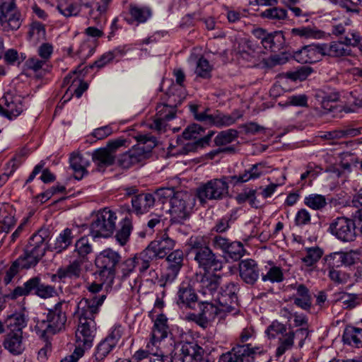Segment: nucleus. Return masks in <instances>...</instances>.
Here are the masks:
<instances>
[{
	"instance_id": "obj_20",
	"label": "nucleus",
	"mask_w": 362,
	"mask_h": 362,
	"mask_svg": "<svg viewBox=\"0 0 362 362\" xmlns=\"http://www.w3.org/2000/svg\"><path fill=\"white\" fill-rule=\"evenodd\" d=\"M194 260L200 268L204 271L212 269L213 271H220L222 269V262L218 259L216 254L209 247L204 248L202 252H198L194 255Z\"/></svg>"
},
{
	"instance_id": "obj_1",
	"label": "nucleus",
	"mask_w": 362,
	"mask_h": 362,
	"mask_svg": "<svg viewBox=\"0 0 362 362\" xmlns=\"http://www.w3.org/2000/svg\"><path fill=\"white\" fill-rule=\"evenodd\" d=\"M105 298L106 295L102 293L93 296L90 298H83L78 303V325L76 331V344L83 345L86 349L92 346L96 332L94 318Z\"/></svg>"
},
{
	"instance_id": "obj_53",
	"label": "nucleus",
	"mask_w": 362,
	"mask_h": 362,
	"mask_svg": "<svg viewBox=\"0 0 362 362\" xmlns=\"http://www.w3.org/2000/svg\"><path fill=\"white\" fill-rule=\"evenodd\" d=\"M288 330L286 326L277 320L273 321L267 328L265 333L269 339L279 338Z\"/></svg>"
},
{
	"instance_id": "obj_25",
	"label": "nucleus",
	"mask_w": 362,
	"mask_h": 362,
	"mask_svg": "<svg viewBox=\"0 0 362 362\" xmlns=\"http://www.w3.org/2000/svg\"><path fill=\"white\" fill-rule=\"evenodd\" d=\"M361 134V128L354 127L351 124L344 125L332 131L323 132L320 137L324 140H337L355 137Z\"/></svg>"
},
{
	"instance_id": "obj_51",
	"label": "nucleus",
	"mask_w": 362,
	"mask_h": 362,
	"mask_svg": "<svg viewBox=\"0 0 362 362\" xmlns=\"http://www.w3.org/2000/svg\"><path fill=\"white\" fill-rule=\"evenodd\" d=\"M260 16L270 20L280 21L286 18L287 11L284 8L273 7L262 12Z\"/></svg>"
},
{
	"instance_id": "obj_2",
	"label": "nucleus",
	"mask_w": 362,
	"mask_h": 362,
	"mask_svg": "<svg viewBox=\"0 0 362 362\" xmlns=\"http://www.w3.org/2000/svg\"><path fill=\"white\" fill-rule=\"evenodd\" d=\"M66 308L67 305H64V301H60L52 308L49 309L45 315L37 319L35 332L40 338L47 340L54 334L64 329Z\"/></svg>"
},
{
	"instance_id": "obj_57",
	"label": "nucleus",
	"mask_w": 362,
	"mask_h": 362,
	"mask_svg": "<svg viewBox=\"0 0 362 362\" xmlns=\"http://www.w3.org/2000/svg\"><path fill=\"white\" fill-rule=\"evenodd\" d=\"M188 244L191 252L193 253L194 255H195L197 252L204 250V248L206 249L209 247L206 240L203 236L191 237Z\"/></svg>"
},
{
	"instance_id": "obj_13",
	"label": "nucleus",
	"mask_w": 362,
	"mask_h": 362,
	"mask_svg": "<svg viewBox=\"0 0 362 362\" xmlns=\"http://www.w3.org/2000/svg\"><path fill=\"white\" fill-rule=\"evenodd\" d=\"M136 139L138 144L129 150L134 165L149 158L152 149L156 146V139L153 136L140 134Z\"/></svg>"
},
{
	"instance_id": "obj_28",
	"label": "nucleus",
	"mask_w": 362,
	"mask_h": 362,
	"mask_svg": "<svg viewBox=\"0 0 362 362\" xmlns=\"http://www.w3.org/2000/svg\"><path fill=\"white\" fill-rule=\"evenodd\" d=\"M47 236L46 230H39L30 237L26 247L43 257L46 251L45 239Z\"/></svg>"
},
{
	"instance_id": "obj_21",
	"label": "nucleus",
	"mask_w": 362,
	"mask_h": 362,
	"mask_svg": "<svg viewBox=\"0 0 362 362\" xmlns=\"http://www.w3.org/2000/svg\"><path fill=\"white\" fill-rule=\"evenodd\" d=\"M199 306L200 312L193 315V320L204 328L206 327L209 322L213 321L222 312L218 306L207 301L202 303Z\"/></svg>"
},
{
	"instance_id": "obj_11",
	"label": "nucleus",
	"mask_w": 362,
	"mask_h": 362,
	"mask_svg": "<svg viewBox=\"0 0 362 362\" xmlns=\"http://www.w3.org/2000/svg\"><path fill=\"white\" fill-rule=\"evenodd\" d=\"M328 230L342 242H352L357 235L354 221L344 216L337 217L329 224Z\"/></svg>"
},
{
	"instance_id": "obj_22",
	"label": "nucleus",
	"mask_w": 362,
	"mask_h": 362,
	"mask_svg": "<svg viewBox=\"0 0 362 362\" xmlns=\"http://www.w3.org/2000/svg\"><path fill=\"white\" fill-rule=\"evenodd\" d=\"M241 279L247 284L253 285L259 277V269L256 262L251 259L242 260L239 264Z\"/></svg>"
},
{
	"instance_id": "obj_54",
	"label": "nucleus",
	"mask_w": 362,
	"mask_h": 362,
	"mask_svg": "<svg viewBox=\"0 0 362 362\" xmlns=\"http://www.w3.org/2000/svg\"><path fill=\"white\" fill-rule=\"evenodd\" d=\"M305 204L314 210H320L327 205V201L324 196L313 194L305 198Z\"/></svg>"
},
{
	"instance_id": "obj_31",
	"label": "nucleus",
	"mask_w": 362,
	"mask_h": 362,
	"mask_svg": "<svg viewBox=\"0 0 362 362\" xmlns=\"http://www.w3.org/2000/svg\"><path fill=\"white\" fill-rule=\"evenodd\" d=\"M92 159L99 169L105 168L112 165L115 162V155L107 148H100L93 151Z\"/></svg>"
},
{
	"instance_id": "obj_33",
	"label": "nucleus",
	"mask_w": 362,
	"mask_h": 362,
	"mask_svg": "<svg viewBox=\"0 0 362 362\" xmlns=\"http://www.w3.org/2000/svg\"><path fill=\"white\" fill-rule=\"evenodd\" d=\"M139 271L141 273L145 272L151 266V263L158 259L154 252L148 245L146 249L134 256Z\"/></svg>"
},
{
	"instance_id": "obj_43",
	"label": "nucleus",
	"mask_w": 362,
	"mask_h": 362,
	"mask_svg": "<svg viewBox=\"0 0 362 362\" xmlns=\"http://www.w3.org/2000/svg\"><path fill=\"white\" fill-rule=\"evenodd\" d=\"M132 229V220L126 216L120 222V228L115 235L117 241L121 245H124L129 238Z\"/></svg>"
},
{
	"instance_id": "obj_58",
	"label": "nucleus",
	"mask_w": 362,
	"mask_h": 362,
	"mask_svg": "<svg viewBox=\"0 0 362 362\" xmlns=\"http://www.w3.org/2000/svg\"><path fill=\"white\" fill-rule=\"evenodd\" d=\"M342 40L346 46L362 47V37L357 31L351 30L346 31Z\"/></svg>"
},
{
	"instance_id": "obj_8",
	"label": "nucleus",
	"mask_w": 362,
	"mask_h": 362,
	"mask_svg": "<svg viewBox=\"0 0 362 362\" xmlns=\"http://www.w3.org/2000/svg\"><path fill=\"white\" fill-rule=\"evenodd\" d=\"M204 132V129L199 124H193L188 126L183 132L182 136L186 140L195 139V141H188L185 144L180 153L187 154L189 152L196 151L198 148L208 146L214 132L210 131L206 136L198 139V136L201 135Z\"/></svg>"
},
{
	"instance_id": "obj_16",
	"label": "nucleus",
	"mask_w": 362,
	"mask_h": 362,
	"mask_svg": "<svg viewBox=\"0 0 362 362\" xmlns=\"http://www.w3.org/2000/svg\"><path fill=\"white\" fill-rule=\"evenodd\" d=\"M166 261V271L162 276V279L165 280V283L162 284L163 286L167 283H172L177 278L183 266L184 253L180 250H175L167 256Z\"/></svg>"
},
{
	"instance_id": "obj_55",
	"label": "nucleus",
	"mask_w": 362,
	"mask_h": 362,
	"mask_svg": "<svg viewBox=\"0 0 362 362\" xmlns=\"http://www.w3.org/2000/svg\"><path fill=\"white\" fill-rule=\"evenodd\" d=\"M291 33L305 38H318L322 35L321 31L309 26L293 28Z\"/></svg>"
},
{
	"instance_id": "obj_63",
	"label": "nucleus",
	"mask_w": 362,
	"mask_h": 362,
	"mask_svg": "<svg viewBox=\"0 0 362 362\" xmlns=\"http://www.w3.org/2000/svg\"><path fill=\"white\" fill-rule=\"evenodd\" d=\"M57 293L56 288L48 284L40 282L36 295L41 298H48L56 296Z\"/></svg>"
},
{
	"instance_id": "obj_26",
	"label": "nucleus",
	"mask_w": 362,
	"mask_h": 362,
	"mask_svg": "<svg viewBox=\"0 0 362 362\" xmlns=\"http://www.w3.org/2000/svg\"><path fill=\"white\" fill-rule=\"evenodd\" d=\"M323 259L329 270L336 269V268L342 265L354 264V259L351 252H335L326 255Z\"/></svg>"
},
{
	"instance_id": "obj_27",
	"label": "nucleus",
	"mask_w": 362,
	"mask_h": 362,
	"mask_svg": "<svg viewBox=\"0 0 362 362\" xmlns=\"http://www.w3.org/2000/svg\"><path fill=\"white\" fill-rule=\"evenodd\" d=\"M23 339L21 333L8 332L3 342L4 347L13 355H20L25 349Z\"/></svg>"
},
{
	"instance_id": "obj_15",
	"label": "nucleus",
	"mask_w": 362,
	"mask_h": 362,
	"mask_svg": "<svg viewBox=\"0 0 362 362\" xmlns=\"http://www.w3.org/2000/svg\"><path fill=\"white\" fill-rule=\"evenodd\" d=\"M238 288L234 283L228 284L225 288L217 293L216 301L222 312L230 313L236 310L238 305L237 291Z\"/></svg>"
},
{
	"instance_id": "obj_9",
	"label": "nucleus",
	"mask_w": 362,
	"mask_h": 362,
	"mask_svg": "<svg viewBox=\"0 0 362 362\" xmlns=\"http://www.w3.org/2000/svg\"><path fill=\"white\" fill-rule=\"evenodd\" d=\"M121 260L120 255L107 248L103 250L95 258V265L98 269L99 275L105 281L112 282L115 276V267Z\"/></svg>"
},
{
	"instance_id": "obj_19",
	"label": "nucleus",
	"mask_w": 362,
	"mask_h": 362,
	"mask_svg": "<svg viewBox=\"0 0 362 362\" xmlns=\"http://www.w3.org/2000/svg\"><path fill=\"white\" fill-rule=\"evenodd\" d=\"M308 331L305 328H299L296 331L288 329L279 338V346L276 349L278 356L283 355L286 351L291 349L294 344L296 336L300 337L299 345L303 346L304 339L308 337Z\"/></svg>"
},
{
	"instance_id": "obj_47",
	"label": "nucleus",
	"mask_w": 362,
	"mask_h": 362,
	"mask_svg": "<svg viewBox=\"0 0 362 362\" xmlns=\"http://www.w3.org/2000/svg\"><path fill=\"white\" fill-rule=\"evenodd\" d=\"M57 9L65 17L76 16L80 12V6L77 3L72 1H60Z\"/></svg>"
},
{
	"instance_id": "obj_56",
	"label": "nucleus",
	"mask_w": 362,
	"mask_h": 362,
	"mask_svg": "<svg viewBox=\"0 0 362 362\" xmlns=\"http://www.w3.org/2000/svg\"><path fill=\"white\" fill-rule=\"evenodd\" d=\"M211 71L212 66L210 65L209 61L206 59L204 57L199 59L195 69V73L197 76L204 78H209L211 76Z\"/></svg>"
},
{
	"instance_id": "obj_59",
	"label": "nucleus",
	"mask_w": 362,
	"mask_h": 362,
	"mask_svg": "<svg viewBox=\"0 0 362 362\" xmlns=\"http://www.w3.org/2000/svg\"><path fill=\"white\" fill-rule=\"evenodd\" d=\"M177 191H175L174 187H161L155 192V195L153 196L163 204L168 199L170 203L172 198L174 197Z\"/></svg>"
},
{
	"instance_id": "obj_3",
	"label": "nucleus",
	"mask_w": 362,
	"mask_h": 362,
	"mask_svg": "<svg viewBox=\"0 0 362 362\" xmlns=\"http://www.w3.org/2000/svg\"><path fill=\"white\" fill-rule=\"evenodd\" d=\"M194 205L195 197L192 194L186 191H177L170 202V221L174 223H182L189 218Z\"/></svg>"
},
{
	"instance_id": "obj_36",
	"label": "nucleus",
	"mask_w": 362,
	"mask_h": 362,
	"mask_svg": "<svg viewBox=\"0 0 362 362\" xmlns=\"http://www.w3.org/2000/svg\"><path fill=\"white\" fill-rule=\"evenodd\" d=\"M2 100L4 102V105L6 107L7 117L12 119L18 116L23 110V107L21 99L18 98H13L8 93H6Z\"/></svg>"
},
{
	"instance_id": "obj_29",
	"label": "nucleus",
	"mask_w": 362,
	"mask_h": 362,
	"mask_svg": "<svg viewBox=\"0 0 362 362\" xmlns=\"http://www.w3.org/2000/svg\"><path fill=\"white\" fill-rule=\"evenodd\" d=\"M156 197L151 194H140L132 197V206L137 214H144L153 206Z\"/></svg>"
},
{
	"instance_id": "obj_48",
	"label": "nucleus",
	"mask_w": 362,
	"mask_h": 362,
	"mask_svg": "<svg viewBox=\"0 0 362 362\" xmlns=\"http://www.w3.org/2000/svg\"><path fill=\"white\" fill-rule=\"evenodd\" d=\"M115 346L104 339L96 347L93 357V362H104L105 358L110 353Z\"/></svg>"
},
{
	"instance_id": "obj_7",
	"label": "nucleus",
	"mask_w": 362,
	"mask_h": 362,
	"mask_svg": "<svg viewBox=\"0 0 362 362\" xmlns=\"http://www.w3.org/2000/svg\"><path fill=\"white\" fill-rule=\"evenodd\" d=\"M204 349L196 341H184L175 346L171 362H201Z\"/></svg>"
},
{
	"instance_id": "obj_52",
	"label": "nucleus",
	"mask_w": 362,
	"mask_h": 362,
	"mask_svg": "<svg viewBox=\"0 0 362 362\" xmlns=\"http://www.w3.org/2000/svg\"><path fill=\"white\" fill-rule=\"evenodd\" d=\"M344 309H352L359 304L356 294L342 293L337 300Z\"/></svg>"
},
{
	"instance_id": "obj_45",
	"label": "nucleus",
	"mask_w": 362,
	"mask_h": 362,
	"mask_svg": "<svg viewBox=\"0 0 362 362\" xmlns=\"http://www.w3.org/2000/svg\"><path fill=\"white\" fill-rule=\"evenodd\" d=\"M238 136L237 130L229 129L219 132L214 139V143L217 146H225L235 141Z\"/></svg>"
},
{
	"instance_id": "obj_44",
	"label": "nucleus",
	"mask_w": 362,
	"mask_h": 362,
	"mask_svg": "<svg viewBox=\"0 0 362 362\" xmlns=\"http://www.w3.org/2000/svg\"><path fill=\"white\" fill-rule=\"evenodd\" d=\"M243 245L240 242L231 241L228 249L223 253L226 258H230L233 261H238L245 255Z\"/></svg>"
},
{
	"instance_id": "obj_4",
	"label": "nucleus",
	"mask_w": 362,
	"mask_h": 362,
	"mask_svg": "<svg viewBox=\"0 0 362 362\" xmlns=\"http://www.w3.org/2000/svg\"><path fill=\"white\" fill-rule=\"evenodd\" d=\"M181 103V100L177 101L175 95H169L167 103H161L156 107V114L149 127L158 133L165 132L168 128V122L175 117L177 105Z\"/></svg>"
},
{
	"instance_id": "obj_64",
	"label": "nucleus",
	"mask_w": 362,
	"mask_h": 362,
	"mask_svg": "<svg viewBox=\"0 0 362 362\" xmlns=\"http://www.w3.org/2000/svg\"><path fill=\"white\" fill-rule=\"evenodd\" d=\"M283 272L279 267H273L266 275H262L264 281H270L271 282H281L283 281Z\"/></svg>"
},
{
	"instance_id": "obj_38",
	"label": "nucleus",
	"mask_w": 362,
	"mask_h": 362,
	"mask_svg": "<svg viewBox=\"0 0 362 362\" xmlns=\"http://www.w3.org/2000/svg\"><path fill=\"white\" fill-rule=\"evenodd\" d=\"M70 166L74 172V177L76 180H81L88 173L86 162L81 155L72 153L69 159Z\"/></svg>"
},
{
	"instance_id": "obj_12",
	"label": "nucleus",
	"mask_w": 362,
	"mask_h": 362,
	"mask_svg": "<svg viewBox=\"0 0 362 362\" xmlns=\"http://www.w3.org/2000/svg\"><path fill=\"white\" fill-rule=\"evenodd\" d=\"M259 347H252L250 344L237 345L231 351L221 355L218 362H254L255 355Z\"/></svg>"
},
{
	"instance_id": "obj_62",
	"label": "nucleus",
	"mask_w": 362,
	"mask_h": 362,
	"mask_svg": "<svg viewBox=\"0 0 362 362\" xmlns=\"http://www.w3.org/2000/svg\"><path fill=\"white\" fill-rule=\"evenodd\" d=\"M281 40H284V35L282 33H268L267 36L263 40L262 44L265 49L274 51V49L275 48L276 41L280 42Z\"/></svg>"
},
{
	"instance_id": "obj_42",
	"label": "nucleus",
	"mask_w": 362,
	"mask_h": 362,
	"mask_svg": "<svg viewBox=\"0 0 362 362\" xmlns=\"http://www.w3.org/2000/svg\"><path fill=\"white\" fill-rule=\"evenodd\" d=\"M129 13L134 21L139 23H143L151 16L152 11L148 6H139L135 4H130Z\"/></svg>"
},
{
	"instance_id": "obj_5",
	"label": "nucleus",
	"mask_w": 362,
	"mask_h": 362,
	"mask_svg": "<svg viewBox=\"0 0 362 362\" xmlns=\"http://www.w3.org/2000/svg\"><path fill=\"white\" fill-rule=\"evenodd\" d=\"M117 216L114 211L107 208L100 211L90 225V233L93 238H109L115 230Z\"/></svg>"
},
{
	"instance_id": "obj_10",
	"label": "nucleus",
	"mask_w": 362,
	"mask_h": 362,
	"mask_svg": "<svg viewBox=\"0 0 362 362\" xmlns=\"http://www.w3.org/2000/svg\"><path fill=\"white\" fill-rule=\"evenodd\" d=\"M21 25V13L15 0H0V26L2 30H16Z\"/></svg>"
},
{
	"instance_id": "obj_17",
	"label": "nucleus",
	"mask_w": 362,
	"mask_h": 362,
	"mask_svg": "<svg viewBox=\"0 0 362 362\" xmlns=\"http://www.w3.org/2000/svg\"><path fill=\"white\" fill-rule=\"evenodd\" d=\"M264 164L262 163L252 165L249 169L239 175H230L221 177L222 181H225L227 186L232 185L233 187L245 183L250 180L259 178L264 173Z\"/></svg>"
},
{
	"instance_id": "obj_30",
	"label": "nucleus",
	"mask_w": 362,
	"mask_h": 362,
	"mask_svg": "<svg viewBox=\"0 0 362 362\" xmlns=\"http://www.w3.org/2000/svg\"><path fill=\"white\" fill-rule=\"evenodd\" d=\"M83 262V259H76L66 267L59 268L54 276H57L60 279H77L81 274V266Z\"/></svg>"
},
{
	"instance_id": "obj_40",
	"label": "nucleus",
	"mask_w": 362,
	"mask_h": 362,
	"mask_svg": "<svg viewBox=\"0 0 362 362\" xmlns=\"http://www.w3.org/2000/svg\"><path fill=\"white\" fill-rule=\"evenodd\" d=\"M168 333L167 318L163 315H159L155 320L151 336H153L154 339L161 341L167 337Z\"/></svg>"
},
{
	"instance_id": "obj_32",
	"label": "nucleus",
	"mask_w": 362,
	"mask_h": 362,
	"mask_svg": "<svg viewBox=\"0 0 362 362\" xmlns=\"http://www.w3.org/2000/svg\"><path fill=\"white\" fill-rule=\"evenodd\" d=\"M322 54L332 57H339L349 55L350 50L344 47L342 37L338 42H332L330 44H321Z\"/></svg>"
},
{
	"instance_id": "obj_24",
	"label": "nucleus",
	"mask_w": 362,
	"mask_h": 362,
	"mask_svg": "<svg viewBox=\"0 0 362 362\" xmlns=\"http://www.w3.org/2000/svg\"><path fill=\"white\" fill-rule=\"evenodd\" d=\"M177 296V303L181 308H194L197 303V296L189 284H182Z\"/></svg>"
},
{
	"instance_id": "obj_23",
	"label": "nucleus",
	"mask_w": 362,
	"mask_h": 362,
	"mask_svg": "<svg viewBox=\"0 0 362 362\" xmlns=\"http://www.w3.org/2000/svg\"><path fill=\"white\" fill-rule=\"evenodd\" d=\"M148 246L154 252L156 257H158V259H163L174 248L175 241L169 238L167 233H164L156 237Z\"/></svg>"
},
{
	"instance_id": "obj_41",
	"label": "nucleus",
	"mask_w": 362,
	"mask_h": 362,
	"mask_svg": "<svg viewBox=\"0 0 362 362\" xmlns=\"http://www.w3.org/2000/svg\"><path fill=\"white\" fill-rule=\"evenodd\" d=\"M74 235L70 228H66L59 233L53 246L56 252L59 253L65 250L73 242Z\"/></svg>"
},
{
	"instance_id": "obj_50",
	"label": "nucleus",
	"mask_w": 362,
	"mask_h": 362,
	"mask_svg": "<svg viewBox=\"0 0 362 362\" xmlns=\"http://www.w3.org/2000/svg\"><path fill=\"white\" fill-rule=\"evenodd\" d=\"M306 255L302 258L306 266L310 267L315 264L322 257L323 252L319 247L306 248Z\"/></svg>"
},
{
	"instance_id": "obj_61",
	"label": "nucleus",
	"mask_w": 362,
	"mask_h": 362,
	"mask_svg": "<svg viewBox=\"0 0 362 362\" xmlns=\"http://www.w3.org/2000/svg\"><path fill=\"white\" fill-rule=\"evenodd\" d=\"M160 341V340L154 339L153 336H151L150 341L146 346L145 350L151 351H149V354L157 356L158 358L156 359V361L158 362H165L167 356H164L163 354L158 353L157 344Z\"/></svg>"
},
{
	"instance_id": "obj_39",
	"label": "nucleus",
	"mask_w": 362,
	"mask_h": 362,
	"mask_svg": "<svg viewBox=\"0 0 362 362\" xmlns=\"http://www.w3.org/2000/svg\"><path fill=\"white\" fill-rule=\"evenodd\" d=\"M5 324L8 328V332L23 334V329L26 326V321L23 315L17 313L8 316Z\"/></svg>"
},
{
	"instance_id": "obj_14",
	"label": "nucleus",
	"mask_w": 362,
	"mask_h": 362,
	"mask_svg": "<svg viewBox=\"0 0 362 362\" xmlns=\"http://www.w3.org/2000/svg\"><path fill=\"white\" fill-rule=\"evenodd\" d=\"M221 276L209 271L197 273L194 278L199 291L204 296H214L220 285Z\"/></svg>"
},
{
	"instance_id": "obj_37",
	"label": "nucleus",
	"mask_w": 362,
	"mask_h": 362,
	"mask_svg": "<svg viewBox=\"0 0 362 362\" xmlns=\"http://www.w3.org/2000/svg\"><path fill=\"white\" fill-rule=\"evenodd\" d=\"M40 282L41 279L38 276H35L30 279L26 282H25L22 286L16 287L11 294V298H16L18 296H26L33 291L36 295V291L38 289Z\"/></svg>"
},
{
	"instance_id": "obj_60",
	"label": "nucleus",
	"mask_w": 362,
	"mask_h": 362,
	"mask_svg": "<svg viewBox=\"0 0 362 362\" xmlns=\"http://www.w3.org/2000/svg\"><path fill=\"white\" fill-rule=\"evenodd\" d=\"M136 267H137V264L134 257L124 261L119 265V270L122 274V278L126 279L129 276V275L134 272Z\"/></svg>"
},
{
	"instance_id": "obj_6",
	"label": "nucleus",
	"mask_w": 362,
	"mask_h": 362,
	"mask_svg": "<svg viewBox=\"0 0 362 362\" xmlns=\"http://www.w3.org/2000/svg\"><path fill=\"white\" fill-rule=\"evenodd\" d=\"M229 194L228 186L221 178L212 179L200 185L197 189V197L202 204L209 200H221Z\"/></svg>"
},
{
	"instance_id": "obj_49",
	"label": "nucleus",
	"mask_w": 362,
	"mask_h": 362,
	"mask_svg": "<svg viewBox=\"0 0 362 362\" xmlns=\"http://www.w3.org/2000/svg\"><path fill=\"white\" fill-rule=\"evenodd\" d=\"M242 117V115H225L218 111L214 113V125L216 127L230 126L234 124L236 120Z\"/></svg>"
},
{
	"instance_id": "obj_18",
	"label": "nucleus",
	"mask_w": 362,
	"mask_h": 362,
	"mask_svg": "<svg viewBox=\"0 0 362 362\" xmlns=\"http://www.w3.org/2000/svg\"><path fill=\"white\" fill-rule=\"evenodd\" d=\"M293 59L300 64H313L319 62L323 57L321 44L305 45L300 49L293 52Z\"/></svg>"
},
{
	"instance_id": "obj_46",
	"label": "nucleus",
	"mask_w": 362,
	"mask_h": 362,
	"mask_svg": "<svg viewBox=\"0 0 362 362\" xmlns=\"http://www.w3.org/2000/svg\"><path fill=\"white\" fill-rule=\"evenodd\" d=\"M74 252H77L78 259L85 261L86 256L92 252V245L86 237L78 239L75 243Z\"/></svg>"
},
{
	"instance_id": "obj_34",
	"label": "nucleus",
	"mask_w": 362,
	"mask_h": 362,
	"mask_svg": "<svg viewBox=\"0 0 362 362\" xmlns=\"http://www.w3.org/2000/svg\"><path fill=\"white\" fill-rule=\"evenodd\" d=\"M42 257L41 255L34 253L33 251L25 247L23 255H21L15 262L19 269H30L35 267Z\"/></svg>"
},
{
	"instance_id": "obj_35",
	"label": "nucleus",
	"mask_w": 362,
	"mask_h": 362,
	"mask_svg": "<svg viewBox=\"0 0 362 362\" xmlns=\"http://www.w3.org/2000/svg\"><path fill=\"white\" fill-rule=\"evenodd\" d=\"M342 339L344 344L354 347H362V329L352 326L345 328Z\"/></svg>"
}]
</instances>
